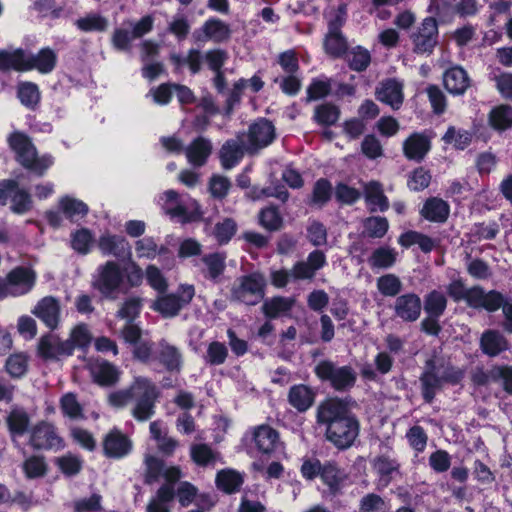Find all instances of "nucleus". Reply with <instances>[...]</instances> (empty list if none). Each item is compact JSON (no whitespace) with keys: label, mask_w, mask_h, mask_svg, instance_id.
<instances>
[{"label":"nucleus","mask_w":512,"mask_h":512,"mask_svg":"<svg viewBox=\"0 0 512 512\" xmlns=\"http://www.w3.org/2000/svg\"><path fill=\"white\" fill-rule=\"evenodd\" d=\"M316 422L325 428L326 440L341 451L352 447L360 434V421L344 398L322 400L316 410Z\"/></svg>","instance_id":"f257e3e1"},{"label":"nucleus","mask_w":512,"mask_h":512,"mask_svg":"<svg viewBox=\"0 0 512 512\" xmlns=\"http://www.w3.org/2000/svg\"><path fill=\"white\" fill-rule=\"evenodd\" d=\"M161 392L149 378L138 376L124 389L110 393L108 402L112 407L123 408L134 401L131 415L138 422H145L155 414L156 403Z\"/></svg>","instance_id":"f03ea898"},{"label":"nucleus","mask_w":512,"mask_h":512,"mask_svg":"<svg viewBox=\"0 0 512 512\" xmlns=\"http://www.w3.org/2000/svg\"><path fill=\"white\" fill-rule=\"evenodd\" d=\"M300 474L306 481L319 478L326 487V494L336 497L343 494L349 478L346 469L335 460L321 462L317 457H304L300 466Z\"/></svg>","instance_id":"7ed1b4c3"},{"label":"nucleus","mask_w":512,"mask_h":512,"mask_svg":"<svg viewBox=\"0 0 512 512\" xmlns=\"http://www.w3.org/2000/svg\"><path fill=\"white\" fill-rule=\"evenodd\" d=\"M7 144L15 154V160L26 170L38 177L45 175L53 165L54 159L50 154L38 156L32 139L22 131H13L7 137Z\"/></svg>","instance_id":"20e7f679"},{"label":"nucleus","mask_w":512,"mask_h":512,"mask_svg":"<svg viewBox=\"0 0 512 512\" xmlns=\"http://www.w3.org/2000/svg\"><path fill=\"white\" fill-rule=\"evenodd\" d=\"M266 278L259 272H251L237 278L230 289V300L247 306L260 303L266 293Z\"/></svg>","instance_id":"39448f33"},{"label":"nucleus","mask_w":512,"mask_h":512,"mask_svg":"<svg viewBox=\"0 0 512 512\" xmlns=\"http://www.w3.org/2000/svg\"><path fill=\"white\" fill-rule=\"evenodd\" d=\"M313 371L319 381L328 383L338 392L349 391L357 381V374L350 365L338 366L329 359L319 361Z\"/></svg>","instance_id":"423d86ee"},{"label":"nucleus","mask_w":512,"mask_h":512,"mask_svg":"<svg viewBox=\"0 0 512 512\" xmlns=\"http://www.w3.org/2000/svg\"><path fill=\"white\" fill-rule=\"evenodd\" d=\"M124 273L118 262L109 260L99 265L93 275L91 286L103 299L115 300L121 292Z\"/></svg>","instance_id":"0eeeda50"},{"label":"nucleus","mask_w":512,"mask_h":512,"mask_svg":"<svg viewBox=\"0 0 512 512\" xmlns=\"http://www.w3.org/2000/svg\"><path fill=\"white\" fill-rule=\"evenodd\" d=\"M28 444L36 451L58 452L66 447L58 428L46 420L38 421L31 427Z\"/></svg>","instance_id":"6e6552de"},{"label":"nucleus","mask_w":512,"mask_h":512,"mask_svg":"<svg viewBox=\"0 0 512 512\" xmlns=\"http://www.w3.org/2000/svg\"><path fill=\"white\" fill-rule=\"evenodd\" d=\"M195 296V288L191 284H181L177 293L157 297L151 308L163 318L176 317L180 311L189 305Z\"/></svg>","instance_id":"1a4fd4ad"},{"label":"nucleus","mask_w":512,"mask_h":512,"mask_svg":"<svg viewBox=\"0 0 512 512\" xmlns=\"http://www.w3.org/2000/svg\"><path fill=\"white\" fill-rule=\"evenodd\" d=\"M11 203L10 210L17 215L29 212L33 207V200L28 190L21 188L14 179L0 181V205Z\"/></svg>","instance_id":"9d476101"},{"label":"nucleus","mask_w":512,"mask_h":512,"mask_svg":"<svg viewBox=\"0 0 512 512\" xmlns=\"http://www.w3.org/2000/svg\"><path fill=\"white\" fill-rule=\"evenodd\" d=\"M36 273L29 267L17 266L10 270L5 277L0 276L7 297H19L29 293L36 283Z\"/></svg>","instance_id":"9b49d317"},{"label":"nucleus","mask_w":512,"mask_h":512,"mask_svg":"<svg viewBox=\"0 0 512 512\" xmlns=\"http://www.w3.org/2000/svg\"><path fill=\"white\" fill-rule=\"evenodd\" d=\"M276 139V128L273 122L265 117H259L248 127L247 145L248 153L254 154L271 145Z\"/></svg>","instance_id":"f8f14e48"},{"label":"nucleus","mask_w":512,"mask_h":512,"mask_svg":"<svg viewBox=\"0 0 512 512\" xmlns=\"http://www.w3.org/2000/svg\"><path fill=\"white\" fill-rule=\"evenodd\" d=\"M438 37L439 30L436 18L432 16L424 18L420 26L410 36L413 51L416 54H432L438 44Z\"/></svg>","instance_id":"ddd939ff"},{"label":"nucleus","mask_w":512,"mask_h":512,"mask_svg":"<svg viewBox=\"0 0 512 512\" xmlns=\"http://www.w3.org/2000/svg\"><path fill=\"white\" fill-rule=\"evenodd\" d=\"M446 291L454 302L465 301L470 308L480 310L481 306L486 305L484 288L480 285L467 288L462 278L452 280L447 285Z\"/></svg>","instance_id":"4468645a"},{"label":"nucleus","mask_w":512,"mask_h":512,"mask_svg":"<svg viewBox=\"0 0 512 512\" xmlns=\"http://www.w3.org/2000/svg\"><path fill=\"white\" fill-rule=\"evenodd\" d=\"M230 26L216 17L208 18L200 28L195 29L192 37L195 43L212 41L216 44L227 42L231 38Z\"/></svg>","instance_id":"2eb2a0df"},{"label":"nucleus","mask_w":512,"mask_h":512,"mask_svg":"<svg viewBox=\"0 0 512 512\" xmlns=\"http://www.w3.org/2000/svg\"><path fill=\"white\" fill-rule=\"evenodd\" d=\"M133 444L127 435L114 427L103 438V454L109 459H122L132 450Z\"/></svg>","instance_id":"dca6fc26"},{"label":"nucleus","mask_w":512,"mask_h":512,"mask_svg":"<svg viewBox=\"0 0 512 512\" xmlns=\"http://www.w3.org/2000/svg\"><path fill=\"white\" fill-rule=\"evenodd\" d=\"M432 148L431 137L425 132H413L403 142L404 157L409 161L421 163Z\"/></svg>","instance_id":"f3484780"},{"label":"nucleus","mask_w":512,"mask_h":512,"mask_svg":"<svg viewBox=\"0 0 512 512\" xmlns=\"http://www.w3.org/2000/svg\"><path fill=\"white\" fill-rule=\"evenodd\" d=\"M485 299L486 305L481 306V309L489 313H494L502 309L504 315L503 329L509 334H512V297H506L502 292L492 289L486 292Z\"/></svg>","instance_id":"a211bd4d"},{"label":"nucleus","mask_w":512,"mask_h":512,"mask_svg":"<svg viewBox=\"0 0 512 512\" xmlns=\"http://www.w3.org/2000/svg\"><path fill=\"white\" fill-rule=\"evenodd\" d=\"M393 309L395 316L403 322H415L421 315V298L414 292L399 295L395 299Z\"/></svg>","instance_id":"6ab92c4d"},{"label":"nucleus","mask_w":512,"mask_h":512,"mask_svg":"<svg viewBox=\"0 0 512 512\" xmlns=\"http://www.w3.org/2000/svg\"><path fill=\"white\" fill-rule=\"evenodd\" d=\"M251 441L261 454L274 453L280 441L279 432L268 424H261L252 429Z\"/></svg>","instance_id":"aec40b11"},{"label":"nucleus","mask_w":512,"mask_h":512,"mask_svg":"<svg viewBox=\"0 0 512 512\" xmlns=\"http://www.w3.org/2000/svg\"><path fill=\"white\" fill-rule=\"evenodd\" d=\"M60 313V302L53 296L43 297L32 310V314L40 319L50 330H54L58 327Z\"/></svg>","instance_id":"412c9836"},{"label":"nucleus","mask_w":512,"mask_h":512,"mask_svg":"<svg viewBox=\"0 0 512 512\" xmlns=\"http://www.w3.org/2000/svg\"><path fill=\"white\" fill-rule=\"evenodd\" d=\"M315 399L316 392L309 385L294 384L288 390L287 401L298 413L307 412L314 405Z\"/></svg>","instance_id":"4be33fe9"},{"label":"nucleus","mask_w":512,"mask_h":512,"mask_svg":"<svg viewBox=\"0 0 512 512\" xmlns=\"http://www.w3.org/2000/svg\"><path fill=\"white\" fill-rule=\"evenodd\" d=\"M97 247L103 255L116 258L131 256V246L124 236L104 233L97 240Z\"/></svg>","instance_id":"5701e85b"},{"label":"nucleus","mask_w":512,"mask_h":512,"mask_svg":"<svg viewBox=\"0 0 512 512\" xmlns=\"http://www.w3.org/2000/svg\"><path fill=\"white\" fill-rule=\"evenodd\" d=\"M375 96L378 101L399 109L404 101L403 86L394 78L386 79L376 88Z\"/></svg>","instance_id":"b1692460"},{"label":"nucleus","mask_w":512,"mask_h":512,"mask_svg":"<svg viewBox=\"0 0 512 512\" xmlns=\"http://www.w3.org/2000/svg\"><path fill=\"white\" fill-rule=\"evenodd\" d=\"M363 195L369 212H385L389 209V199L385 195L383 185L379 181L371 180L363 187Z\"/></svg>","instance_id":"393cba45"},{"label":"nucleus","mask_w":512,"mask_h":512,"mask_svg":"<svg viewBox=\"0 0 512 512\" xmlns=\"http://www.w3.org/2000/svg\"><path fill=\"white\" fill-rule=\"evenodd\" d=\"M58 56L50 47L41 48L36 54H28V71L50 74L57 66Z\"/></svg>","instance_id":"a878e982"},{"label":"nucleus","mask_w":512,"mask_h":512,"mask_svg":"<svg viewBox=\"0 0 512 512\" xmlns=\"http://www.w3.org/2000/svg\"><path fill=\"white\" fill-rule=\"evenodd\" d=\"M443 84L450 94L462 95L470 86V79L461 66H453L444 72Z\"/></svg>","instance_id":"bb28decb"},{"label":"nucleus","mask_w":512,"mask_h":512,"mask_svg":"<svg viewBox=\"0 0 512 512\" xmlns=\"http://www.w3.org/2000/svg\"><path fill=\"white\" fill-rule=\"evenodd\" d=\"M187 160L194 167H201L206 164L212 153V143L210 140L198 136L185 150Z\"/></svg>","instance_id":"cd10ccee"},{"label":"nucleus","mask_w":512,"mask_h":512,"mask_svg":"<svg viewBox=\"0 0 512 512\" xmlns=\"http://www.w3.org/2000/svg\"><path fill=\"white\" fill-rule=\"evenodd\" d=\"M420 214L430 222L444 223L449 217L450 206L441 198L430 197L424 202Z\"/></svg>","instance_id":"c85d7f7f"},{"label":"nucleus","mask_w":512,"mask_h":512,"mask_svg":"<svg viewBox=\"0 0 512 512\" xmlns=\"http://www.w3.org/2000/svg\"><path fill=\"white\" fill-rule=\"evenodd\" d=\"M480 348L489 357H496L508 349V340L497 330H486L480 338Z\"/></svg>","instance_id":"c756f323"},{"label":"nucleus","mask_w":512,"mask_h":512,"mask_svg":"<svg viewBox=\"0 0 512 512\" xmlns=\"http://www.w3.org/2000/svg\"><path fill=\"white\" fill-rule=\"evenodd\" d=\"M28 71V54L22 48L12 52L0 51V71Z\"/></svg>","instance_id":"7c9ffc66"},{"label":"nucleus","mask_w":512,"mask_h":512,"mask_svg":"<svg viewBox=\"0 0 512 512\" xmlns=\"http://www.w3.org/2000/svg\"><path fill=\"white\" fill-rule=\"evenodd\" d=\"M226 258L225 252L205 254L201 258V261L206 266V271L203 272L204 277L213 282H218L226 269Z\"/></svg>","instance_id":"2f4dec72"},{"label":"nucleus","mask_w":512,"mask_h":512,"mask_svg":"<svg viewBox=\"0 0 512 512\" xmlns=\"http://www.w3.org/2000/svg\"><path fill=\"white\" fill-rule=\"evenodd\" d=\"M243 483V476L234 469H222L216 474V487L226 494H234L238 492Z\"/></svg>","instance_id":"473e14b6"},{"label":"nucleus","mask_w":512,"mask_h":512,"mask_svg":"<svg viewBox=\"0 0 512 512\" xmlns=\"http://www.w3.org/2000/svg\"><path fill=\"white\" fill-rule=\"evenodd\" d=\"M244 156V147L234 139H228L219 150L221 166L226 169L235 167Z\"/></svg>","instance_id":"72a5a7b5"},{"label":"nucleus","mask_w":512,"mask_h":512,"mask_svg":"<svg viewBox=\"0 0 512 512\" xmlns=\"http://www.w3.org/2000/svg\"><path fill=\"white\" fill-rule=\"evenodd\" d=\"M8 431L12 437H21L30 432V417L23 408H13L6 417Z\"/></svg>","instance_id":"f704fd0d"},{"label":"nucleus","mask_w":512,"mask_h":512,"mask_svg":"<svg viewBox=\"0 0 512 512\" xmlns=\"http://www.w3.org/2000/svg\"><path fill=\"white\" fill-rule=\"evenodd\" d=\"M398 243L406 249L417 244L424 253H430L435 248V242L430 236L414 230H408L400 234Z\"/></svg>","instance_id":"c9c22d12"},{"label":"nucleus","mask_w":512,"mask_h":512,"mask_svg":"<svg viewBox=\"0 0 512 512\" xmlns=\"http://www.w3.org/2000/svg\"><path fill=\"white\" fill-rule=\"evenodd\" d=\"M397 261V252L389 246H380L373 250L368 258V264L372 270L389 269Z\"/></svg>","instance_id":"e433bc0d"},{"label":"nucleus","mask_w":512,"mask_h":512,"mask_svg":"<svg viewBox=\"0 0 512 512\" xmlns=\"http://www.w3.org/2000/svg\"><path fill=\"white\" fill-rule=\"evenodd\" d=\"M166 214L171 218H178L181 224H190L202 221L204 212L200 204L195 201L191 210H188L182 204H177L174 207L167 208Z\"/></svg>","instance_id":"4c0bfd02"},{"label":"nucleus","mask_w":512,"mask_h":512,"mask_svg":"<svg viewBox=\"0 0 512 512\" xmlns=\"http://www.w3.org/2000/svg\"><path fill=\"white\" fill-rule=\"evenodd\" d=\"M4 369L12 379H22L29 369V356L25 352L10 354L5 361Z\"/></svg>","instance_id":"58836bf2"},{"label":"nucleus","mask_w":512,"mask_h":512,"mask_svg":"<svg viewBox=\"0 0 512 512\" xmlns=\"http://www.w3.org/2000/svg\"><path fill=\"white\" fill-rule=\"evenodd\" d=\"M17 97L28 109L35 110L41 101V93L36 83L25 81L17 86Z\"/></svg>","instance_id":"ea45409f"},{"label":"nucleus","mask_w":512,"mask_h":512,"mask_svg":"<svg viewBox=\"0 0 512 512\" xmlns=\"http://www.w3.org/2000/svg\"><path fill=\"white\" fill-rule=\"evenodd\" d=\"M340 115L341 110L337 105L325 102L315 107L313 120L320 126L330 127L338 122Z\"/></svg>","instance_id":"a19ab883"},{"label":"nucleus","mask_w":512,"mask_h":512,"mask_svg":"<svg viewBox=\"0 0 512 512\" xmlns=\"http://www.w3.org/2000/svg\"><path fill=\"white\" fill-rule=\"evenodd\" d=\"M94 243V234L89 228L82 227L70 234V246L80 255L89 254Z\"/></svg>","instance_id":"79ce46f5"},{"label":"nucleus","mask_w":512,"mask_h":512,"mask_svg":"<svg viewBox=\"0 0 512 512\" xmlns=\"http://www.w3.org/2000/svg\"><path fill=\"white\" fill-rule=\"evenodd\" d=\"M294 305V300L283 296H274L262 305V312L268 319H276L281 314L288 313Z\"/></svg>","instance_id":"37998d69"},{"label":"nucleus","mask_w":512,"mask_h":512,"mask_svg":"<svg viewBox=\"0 0 512 512\" xmlns=\"http://www.w3.org/2000/svg\"><path fill=\"white\" fill-rule=\"evenodd\" d=\"M333 187L327 178H319L313 185L308 204L323 208L332 198Z\"/></svg>","instance_id":"c03bdc74"},{"label":"nucleus","mask_w":512,"mask_h":512,"mask_svg":"<svg viewBox=\"0 0 512 512\" xmlns=\"http://www.w3.org/2000/svg\"><path fill=\"white\" fill-rule=\"evenodd\" d=\"M421 395L425 403L431 404L443 383L437 373L422 372L420 377Z\"/></svg>","instance_id":"a18cd8bd"},{"label":"nucleus","mask_w":512,"mask_h":512,"mask_svg":"<svg viewBox=\"0 0 512 512\" xmlns=\"http://www.w3.org/2000/svg\"><path fill=\"white\" fill-rule=\"evenodd\" d=\"M447 298L439 290H431L424 296L423 309L426 315L443 316L447 308Z\"/></svg>","instance_id":"49530a36"},{"label":"nucleus","mask_w":512,"mask_h":512,"mask_svg":"<svg viewBox=\"0 0 512 512\" xmlns=\"http://www.w3.org/2000/svg\"><path fill=\"white\" fill-rule=\"evenodd\" d=\"M323 47L325 53L334 58H342L348 52V42L343 33H327Z\"/></svg>","instance_id":"de8ad7c7"},{"label":"nucleus","mask_w":512,"mask_h":512,"mask_svg":"<svg viewBox=\"0 0 512 512\" xmlns=\"http://www.w3.org/2000/svg\"><path fill=\"white\" fill-rule=\"evenodd\" d=\"M68 338L74 350L77 349L84 354L88 352L93 340V336L86 323H79L75 325L71 329Z\"/></svg>","instance_id":"09e8293b"},{"label":"nucleus","mask_w":512,"mask_h":512,"mask_svg":"<svg viewBox=\"0 0 512 512\" xmlns=\"http://www.w3.org/2000/svg\"><path fill=\"white\" fill-rule=\"evenodd\" d=\"M158 360L168 372H180L181 370L182 355L173 345H161Z\"/></svg>","instance_id":"8fccbe9b"},{"label":"nucleus","mask_w":512,"mask_h":512,"mask_svg":"<svg viewBox=\"0 0 512 512\" xmlns=\"http://www.w3.org/2000/svg\"><path fill=\"white\" fill-rule=\"evenodd\" d=\"M489 124L497 131H505L512 127V107L510 105H499L489 113Z\"/></svg>","instance_id":"3c124183"},{"label":"nucleus","mask_w":512,"mask_h":512,"mask_svg":"<svg viewBox=\"0 0 512 512\" xmlns=\"http://www.w3.org/2000/svg\"><path fill=\"white\" fill-rule=\"evenodd\" d=\"M348 67L352 71L363 72L371 63V54L363 46H355L345 54Z\"/></svg>","instance_id":"603ef678"},{"label":"nucleus","mask_w":512,"mask_h":512,"mask_svg":"<svg viewBox=\"0 0 512 512\" xmlns=\"http://www.w3.org/2000/svg\"><path fill=\"white\" fill-rule=\"evenodd\" d=\"M22 471L27 479L44 477L48 472V465L43 455H31L22 463Z\"/></svg>","instance_id":"864d4df0"},{"label":"nucleus","mask_w":512,"mask_h":512,"mask_svg":"<svg viewBox=\"0 0 512 512\" xmlns=\"http://www.w3.org/2000/svg\"><path fill=\"white\" fill-rule=\"evenodd\" d=\"M59 207L64 216L70 221H74L76 216L85 217L89 212V207L81 200L64 196L59 201Z\"/></svg>","instance_id":"5fc2aeb1"},{"label":"nucleus","mask_w":512,"mask_h":512,"mask_svg":"<svg viewBox=\"0 0 512 512\" xmlns=\"http://www.w3.org/2000/svg\"><path fill=\"white\" fill-rule=\"evenodd\" d=\"M54 462L59 471L66 477L76 476L83 469V459L72 453L57 457Z\"/></svg>","instance_id":"6e6d98bb"},{"label":"nucleus","mask_w":512,"mask_h":512,"mask_svg":"<svg viewBox=\"0 0 512 512\" xmlns=\"http://www.w3.org/2000/svg\"><path fill=\"white\" fill-rule=\"evenodd\" d=\"M119 380V371L115 365L103 361L94 371V381L100 386H113Z\"/></svg>","instance_id":"4d7b16f0"},{"label":"nucleus","mask_w":512,"mask_h":512,"mask_svg":"<svg viewBox=\"0 0 512 512\" xmlns=\"http://www.w3.org/2000/svg\"><path fill=\"white\" fill-rule=\"evenodd\" d=\"M190 457L196 465L207 467L217 460L218 454L208 444L198 443L191 446Z\"/></svg>","instance_id":"13d9d810"},{"label":"nucleus","mask_w":512,"mask_h":512,"mask_svg":"<svg viewBox=\"0 0 512 512\" xmlns=\"http://www.w3.org/2000/svg\"><path fill=\"white\" fill-rule=\"evenodd\" d=\"M364 234L369 238H383L389 230L386 217L369 216L363 220Z\"/></svg>","instance_id":"bf43d9fd"},{"label":"nucleus","mask_w":512,"mask_h":512,"mask_svg":"<svg viewBox=\"0 0 512 512\" xmlns=\"http://www.w3.org/2000/svg\"><path fill=\"white\" fill-rule=\"evenodd\" d=\"M259 223L270 232L278 231L283 226V217L277 206H269L259 212Z\"/></svg>","instance_id":"052dcab7"},{"label":"nucleus","mask_w":512,"mask_h":512,"mask_svg":"<svg viewBox=\"0 0 512 512\" xmlns=\"http://www.w3.org/2000/svg\"><path fill=\"white\" fill-rule=\"evenodd\" d=\"M237 223L233 218L226 217L221 222H217L214 227L213 235L219 245L228 244L237 232Z\"/></svg>","instance_id":"680f3d73"},{"label":"nucleus","mask_w":512,"mask_h":512,"mask_svg":"<svg viewBox=\"0 0 512 512\" xmlns=\"http://www.w3.org/2000/svg\"><path fill=\"white\" fill-rule=\"evenodd\" d=\"M331 79L312 78L306 89V102L317 101L331 94Z\"/></svg>","instance_id":"e2e57ef3"},{"label":"nucleus","mask_w":512,"mask_h":512,"mask_svg":"<svg viewBox=\"0 0 512 512\" xmlns=\"http://www.w3.org/2000/svg\"><path fill=\"white\" fill-rule=\"evenodd\" d=\"M145 464V474H144V483L145 484H152L159 480V478L162 476L164 468H165V462L163 459L158 458L154 455H146L144 459Z\"/></svg>","instance_id":"0e129e2a"},{"label":"nucleus","mask_w":512,"mask_h":512,"mask_svg":"<svg viewBox=\"0 0 512 512\" xmlns=\"http://www.w3.org/2000/svg\"><path fill=\"white\" fill-rule=\"evenodd\" d=\"M494 384H499L503 391L512 395V366L508 364H494L491 373Z\"/></svg>","instance_id":"69168bd1"},{"label":"nucleus","mask_w":512,"mask_h":512,"mask_svg":"<svg viewBox=\"0 0 512 512\" xmlns=\"http://www.w3.org/2000/svg\"><path fill=\"white\" fill-rule=\"evenodd\" d=\"M377 289L385 297L399 296L402 282L395 274H385L377 279Z\"/></svg>","instance_id":"338daca9"},{"label":"nucleus","mask_w":512,"mask_h":512,"mask_svg":"<svg viewBox=\"0 0 512 512\" xmlns=\"http://www.w3.org/2000/svg\"><path fill=\"white\" fill-rule=\"evenodd\" d=\"M431 179L430 170L419 166L409 174L407 186L411 191L420 192L430 185Z\"/></svg>","instance_id":"774afa93"}]
</instances>
